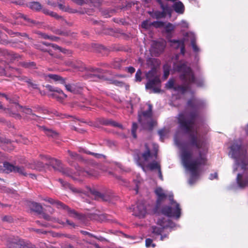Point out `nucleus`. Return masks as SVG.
<instances>
[{
    "instance_id": "obj_9",
    "label": "nucleus",
    "mask_w": 248,
    "mask_h": 248,
    "mask_svg": "<svg viewBox=\"0 0 248 248\" xmlns=\"http://www.w3.org/2000/svg\"><path fill=\"white\" fill-rule=\"evenodd\" d=\"M4 62H0V74L6 76L14 75L18 77V75L22 74V70L19 68L9 67L5 65Z\"/></svg>"
},
{
    "instance_id": "obj_19",
    "label": "nucleus",
    "mask_w": 248,
    "mask_h": 248,
    "mask_svg": "<svg viewBox=\"0 0 248 248\" xmlns=\"http://www.w3.org/2000/svg\"><path fill=\"white\" fill-rule=\"evenodd\" d=\"M134 212L135 215L140 217H144L147 212L145 205L142 203H137L136 207L134 208Z\"/></svg>"
},
{
    "instance_id": "obj_52",
    "label": "nucleus",
    "mask_w": 248,
    "mask_h": 248,
    "mask_svg": "<svg viewBox=\"0 0 248 248\" xmlns=\"http://www.w3.org/2000/svg\"><path fill=\"white\" fill-rule=\"evenodd\" d=\"M26 83L28 84L29 87H31L33 89H39V85L33 82H32L31 79L29 80L26 81Z\"/></svg>"
},
{
    "instance_id": "obj_25",
    "label": "nucleus",
    "mask_w": 248,
    "mask_h": 248,
    "mask_svg": "<svg viewBox=\"0 0 248 248\" xmlns=\"http://www.w3.org/2000/svg\"><path fill=\"white\" fill-rule=\"evenodd\" d=\"M100 123L101 124L105 125H111L114 127H119L121 129L123 128V126L121 124H119L116 122L113 121L111 119H103L101 121Z\"/></svg>"
},
{
    "instance_id": "obj_44",
    "label": "nucleus",
    "mask_w": 248,
    "mask_h": 248,
    "mask_svg": "<svg viewBox=\"0 0 248 248\" xmlns=\"http://www.w3.org/2000/svg\"><path fill=\"white\" fill-rule=\"evenodd\" d=\"M163 78L164 79H167L170 75V66L168 64H165L163 65Z\"/></svg>"
},
{
    "instance_id": "obj_62",
    "label": "nucleus",
    "mask_w": 248,
    "mask_h": 248,
    "mask_svg": "<svg viewBox=\"0 0 248 248\" xmlns=\"http://www.w3.org/2000/svg\"><path fill=\"white\" fill-rule=\"evenodd\" d=\"M15 35H16L17 36H22V37H26L29 40H32V39L31 38H30L29 36V35H28V34H27L25 32L21 33V32H15Z\"/></svg>"
},
{
    "instance_id": "obj_58",
    "label": "nucleus",
    "mask_w": 248,
    "mask_h": 248,
    "mask_svg": "<svg viewBox=\"0 0 248 248\" xmlns=\"http://www.w3.org/2000/svg\"><path fill=\"white\" fill-rule=\"evenodd\" d=\"M53 113H54V115H55L56 116H58V117H62V118H70V117H72V116H71V115H67L66 114H62V113H60L59 112H58L56 110H54V111L53 112Z\"/></svg>"
},
{
    "instance_id": "obj_10",
    "label": "nucleus",
    "mask_w": 248,
    "mask_h": 248,
    "mask_svg": "<svg viewBox=\"0 0 248 248\" xmlns=\"http://www.w3.org/2000/svg\"><path fill=\"white\" fill-rule=\"evenodd\" d=\"M155 193L157 196V199L153 211L155 214H160L161 203L166 199L167 195L164 192L163 189L160 187L155 189Z\"/></svg>"
},
{
    "instance_id": "obj_54",
    "label": "nucleus",
    "mask_w": 248,
    "mask_h": 248,
    "mask_svg": "<svg viewBox=\"0 0 248 248\" xmlns=\"http://www.w3.org/2000/svg\"><path fill=\"white\" fill-rule=\"evenodd\" d=\"M142 72L140 69H138L135 75V80L137 82H140L142 80Z\"/></svg>"
},
{
    "instance_id": "obj_1",
    "label": "nucleus",
    "mask_w": 248,
    "mask_h": 248,
    "mask_svg": "<svg viewBox=\"0 0 248 248\" xmlns=\"http://www.w3.org/2000/svg\"><path fill=\"white\" fill-rule=\"evenodd\" d=\"M186 104L187 107L192 110L188 114L185 113H179L177 117V123L180 131L188 135L186 143L187 146L198 150V157L194 159H192V154L190 151L184 149L182 151L183 164L190 172L189 184L192 185L199 175V167L205 165L206 161L202 151L206 149V140L203 136L198 133L197 129L194 130L196 121L200 117V110L204 107V103L201 100L192 98L188 100Z\"/></svg>"
},
{
    "instance_id": "obj_42",
    "label": "nucleus",
    "mask_w": 248,
    "mask_h": 248,
    "mask_svg": "<svg viewBox=\"0 0 248 248\" xmlns=\"http://www.w3.org/2000/svg\"><path fill=\"white\" fill-rule=\"evenodd\" d=\"M8 37L6 34L2 32V31H0V43L3 45H8L10 43V42L7 39Z\"/></svg>"
},
{
    "instance_id": "obj_64",
    "label": "nucleus",
    "mask_w": 248,
    "mask_h": 248,
    "mask_svg": "<svg viewBox=\"0 0 248 248\" xmlns=\"http://www.w3.org/2000/svg\"><path fill=\"white\" fill-rule=\"evenodd\" d=\"M151 25L154 26L155 28H159L163 26L164 23L161 21H156L151 23Z\"/></svg>"
},
{
    "instance_id": "obj_24",
    "label": "nucleus",
    "mask_w": 248,
    "mask_h": 248,
    "mask_svg": "<svg viewBox=\"0 0 248 248\" xmlns=\"http://www.w3.org/2000/svg\"><path fill=\"white\" fill-rule=\"evenodd\" d=\"M18 65L19 66H21L23 68L26 69H29L31 70L36 69L37 68L36 64L34 62H30V61H22L20 62Z\"/></svg>"
},
{
    "instance_id": "obj_31",
    "label": "nucleus",
    "mask_w": 248,
    "mask_h": 248,
    "mask_svg": "<svg viewBox=\"0 0 248 248\" xmlns=\"http://www.w3.org/2000/svg\"><path fill=\"white\" fill-rule=\"evenodd\" d=\"M15 167V166L8 162H4L2 166L3 170L2 172H5L7 173L14 172Z\"/></svg>"
},
{
    "instance_id": "obj_8",
    "label": "nucleus",
    "mask_w": 248,
    "mask_h": 248,
    "mask_svg": "<svg viewBox=\"0 0 248 248\" xmlns=\"http://www.w3.org/2000/svg\"><path fill=\"white\" fill-rule=\"evenodd\" d=\"M8 248H34L35 246L18 237L9 238L7 242Z\"/></svg>"
},
{
    "instance_id": "obj_13",
    "label": "nucleus",
    "mask_w": 248,
    "mask_h": 248,
    "mask_svg": "<svg viewBox=\"0 0 248 248\" xmlns=\"http://www.w3.org/2000/svg\"><path fill=\"white\" fill-rule=\"evenodd\" d=\"M3 56L10 62L18 61L22 58V55L13 51L0 48V57Z\"/></svg>"
},
{
    "instance_id": "obj_4",
    "label": "nucleus",
    "mask_w": 248,
    "mask_h": 248,
    "mask_svg": "<svg viewBox=\"0 0 248 248\" xmlns=\"http://www.w3.org/2000/svg\"><path fill=\"white\" fill-rule=\"evenodd\" d=\"M148 109L142 111L138 114V121L144 129L152 130L155 124V122L153 119V106L150 104H147Z\"/></svg>"
},
{
    "instance_id": "obj_23",
    "label": "nucleus",
    "mask_w": 248,
    "mask_h": 248,
    "mask_svg": "<svg viewBox=\"0 0 248 248\" xmlns=\"http://www.w3.org/2000/svg\"><path fill=\"white\" fill-rule=\"evenodd\" d=\"M58 181L61 184L62 186L63 187L69 188L74 193H82L81 189L73 187L69 183L64 181L62 179H60V178L59 179Z\"/></svg>"
},
{
    "instance_id": "obj_61",
    "label": "nucleus",
    "mask_w": 248,
    "mask_h": 248,
    "mask_svg": "<svg viewBox=\"0 0 248 248\" xmlns=\"http://www.w3.org/2000/svg\"><path fill=\"white\" fill-rule=\"evenodd\" d=\"M174 30V27L173 25L170 23H169L165 27V30L166 32L170 33Z\"/></svg>"
},
{
    "instance_id": "obj_33",
    "label": "nucleus",
    "mask_w": 248,
    "mask_h": 248,
    "mask_svg": "<svg viewBox=\"0 0 248 248\" xmlns=\"http://www.w3.org/2000/svg\"><path fill=\"white\" fill-rule=\"evenodd\" d=\"M42 128L48 137L56 138L58 136V133L55 131L48 129L45 126H42Z\"/></svg>"
},
{
    "instance_id": "obj_38",
    "label": "nucleus",
    "mask_w": 248,
    "mask_h": 248,
    "mask_svg": "<svg viewBox=\"0 0 248 248\" xmlns=\"http://www.w3.org/2000/svg\"><path fill=\"white\" fill-rule=\"evenodd\" d=\"M147 79L154 78L156 77H160L157 73V70L155 68H153L146 75Z\"/></svg>"
},
{
    "instance_id": "obj_22",
    "label": "nucleus",
    "mask_w": 248,
    "mask_h": 248,
    "mask_svg": "<svg viewBox=\"0 0 248 248\" xmlns=\"http://www.w3.org/2000/svg\"><path fill=\"white\" fill-rule=\"evenodd\" d=\"M44 158L48 161V165L51 166L55 170H58V168L62 166L61 162L58 159L49 156H44Z\"/></svg>"
},
{
    "instance_id": "obj_20",
    "label": "nucleus",
    "mask_w": 248,
    "mask_h": 248,
    "mask_svg": "<svg viewBox=\"0 0 248 248\" xmlns=\"http://www.w3.org/2000/svg\"><path fill=\"white\" fill-rule=\"evenodd\" d=\"M157 224L160 225L161 227L153 226L151 227L152 232L156 235H160L163 232L164 229L166 228V226L163 224L162 220L159 219L157 221Z\"/></svg>"
},
{
    "instance_id": "obj_37",
    "label": "nucleus",
    "mask_w": 248,
    "mask_h": 248,
    "mask_svg": "<svg viewBox=\"0 0 248 248\" xmlns=\"http://www.w3.org/2000/svg\"><path fill=\"white\" fill-rule=\"evenodd\" d=\"M28 5L31 9L36 11H40L42 8L41 4L37 1L30 2L29 3Z\"/></svg>"
},
{
    "instance_id": "obj_46",
    "label": "nucleus",
    "mask_w": 248,
    "mask_h": 248,
    "mask_svg": "<svg viewBox=\"0 0 248 248\" xmlns=\"http://www.w3.org/2000/svg\"><path fill=\"white\" fill-rule=\"evenodd\" d=\"M65 210L67 211L68 213L70 215L71 217L78 218H80V215L76 212L75 210L70 209L68 206V208H66Z\"/></svg>"
},
{
    "instance_id": "obj_3",
    "label": "nucleus",
    "mask_w": 248,
    "mask_h": 248,
    "mask_svg": "<svg viewBox=\"0 0 248 248\" xmlns=\"http://www.w3.org/2000/svg\"><path fill=\"white\" fill-rule=\"evenodd\" d=\"M248 145L243 143L241 139L234 140L230 147L232 157L236 159L238 165L244 170H248Z\"/></svg>"
},
{
    "instance_id": "obj_15",
    "label": "nucleus",
    "mask_w": 248,
    "mask_h": 248,
    "mask_svg": "<svg viewBox=\"0 0 248 248\" xmlns=\"http://www.w3.org/2000/svg\"><path fill=\"white\" fill-rule=\"evenodd\" d=\"M166 43L163 41H154L152 45V51L155 56H158L164 51Z\"/></svg>"
},
{
    "instance_id": "obj_49",
    "label": "nucleus",
    "mask_w": 248,
    "mask_h": 248,
    "mask_svg": "<svg viewBox=\"0 0 248 248\" xmlns=\"http://www.w3.org/2000/svg\"><path fill=\"white\" fill-rule=\"evenodd\" d=\"M50 30L55 34L61 35H67V33L65 31H62L60 29L51 28Z\"/></svg>"
},
{
    "instance_id": "obj_39",
    "label": "nucleus",
    "mask_w": 248,
    "mask_h": 248,
    "mask_svg": "<svg viewBox=\"0 0 248 248\" xmlns=\"http://www.w3.org/2000/svg\"><path fill=\"white\" fill-rule=\"evenodd\" d=\"M150 16L154 18L160 19L165 17L164 12L162 11H155V12H150Z\"/></svg>"
},
{
    "instance_id": "obj_50",
    "label": "nucleus",
    "mask_w": 248,
    "mask_h": 248,
    "mask_svg": "<svg viewBox=\"0 0 248 248\" xmlns=\"http://www.w3.org/2000/svg\"><path fill=\"white\" fill-rule=\"evenodd\" d=\"M33 33L38 35L39 38H43L44 39H46V38H47V35H48V34H46V33L41 32V31H37V30L33 31Z\"/></svg>"
},
{
    "instance_id": "obj_29",
    "label": "nucleus",
    "mask_w": 248,
    "mask_h": 248,
    "mask_svg": "<svg viewBox=\"0 0 248 248\" xmlns=\"http://www.w3.org/2000/svg\"><path fill=\"white\" fill-rule=\"evenodd\" d=\"M46 77L55 81H58L62 84H64L65 83V79L58 75L49 74L47 75Z\"/></svg>"
},
{
    "instance_id": "obj_14",
    "label": "nucleus",
    "mask_w": 248,
    "mask_h": 248,
    "mask_svg": "<svg viewBox=\"0 0 248 248\" xmlns=\"http://www.w3.org/2000/svg\"><path fill=\"white\" fill-rule=\"evenodd\" d=\"M76 169L78 173V175L83 176H94L98 175V172L94 169L88 167L82 168L78 165L75 166Z\"/></svg>"
},
{
    "instance_id": "obj_26",
    "label": "nucleus",
    "mask_w": 248,
    "mask_h": 248,
    "mask_svg": "<svg viewBox=\"0 0 248 248\" xmlns=\"http://www.w3.org/2000/svg\"><path fill=\"white\" fill-rule=\"evenodd\" d=\"M123 62V61L121 59L116 58L111 62L110 66H108V64L105 63L103 64V65L106 67H110L114 69H120L121 67Z\"/></svg>"
},
{
    "instance_id": "obj_32",
    "label": "nucleus",
    "mask_w": 248,
    "mask_h": 248,
    "mask_svg": "<svg viewBox=\"0 0 248 248\" xmlns=\"http://www.w3.org/2000/svg\"><path fill=\"white\" fill-rule=\"evenodd\" d=\"M156 2L160 5L161 8L162 9V12H164L165 16L167 14L170 15L172 10L168 5H164L162 0H155Z\"/></svg>"
},
{
    "instance_id": "obj_6",
    "label": "nucleus",
    "mask_w": 248,
    "mask_h": 248,
    "mask_svg": "<svg viewBox=\"0 0 248 248\" xmlns=\"http://www.w3.org/2000/svg\"><path fill=\"white\" fill-rule=\"evenodd\" d=\"M86 72L84 75V78L87 79H91L94 81H97L98 79L107 80V78L103 75L106 73V70L101 68L89 67L85 68Z\"/></svg>"
},
{
    "instance_id": "obj_55",
    "label": "nucleus",
    "mask_w": 248,
    "mask_h": 248,
    "mask_svg": "<svg viewBox=\"0 0 248 248\" xmlns=\"http://www.w3.org/2000/svg\"><path fill=\"white\" fill-rule=\"evenodd\" d=\"M83 151H84V153H85L87 155H92L94 156L95 157L97 158H99L101 156H103V155L101 154L94 153L90 152L89 151H88L87 150H83Z\"/></svg>"
},
{
    "instance_id": "obj_17",
    "label": "nucleus",
    "mask_w": 248,
    "mask_h": 248,
    "mask_svg": "<svg viewBox=\"0 0 248 248\" xmlns=\"http://www.w3.org/2000/svg\"><path fill=\"white\" fill-rule=\"evenodd\" d=\"M14 17L16 18H23L25 21H26V24L28 26L31 27H37L41 25V24L35 20L29 18L28 16L23 15L21 13H17L15 16Z\"/></svg>"
},
{
    "instance_id": "obj_47",
    "label": "nucleus",
    "mask_w": 248,
    "mask_h": 248,
    "mask_svg": "<svg viewBox=\"0 0 248 248\" xmlns=\"http://www.w3.org/2000/svg\"><path fill=\"white\" fill-rule=\"evenodd\" d=\"M49 95V96L52 97V98H56L58 101L60 102H62L63 100H64L67 97V95L66 94H63V96H58V95L54 93H51Z\"/></svg>"
},
{
    "instance_id": "obj_40",
    "label": "nucleus",
    "mask_w": 248,
    "mask_h": 248,
    "mask_svg": "<svg viewBox=\"0 0 248 248\" xmlns=\"http://www.w3.org/2000/svg\"><path fill=\"white\" fill-rule=\"evenodd\" d=\"M67 153L69 156L71 157V159L73 160L79 161H82L83 159L81 156L76 152L68 150Z\"/></svg>"
},
{
    "instance_id": "obj_36",
    "label": "nucleus",
    "mask_w": 248,
    "mask_h": 248,
    "mask_svg": "<svg viewBox=\"0 0 248 248\" xmlns=\"http://www.w3.org/2000/svg\"><path fill=\"white\" fill-rule=\"evenodd\" d=\"M58 170L62 172L63 175L68 177H72V175L73 173L72 170L70 168H64L62 166L58 168Z\"/></svg>"
},
{
    "instance_id": "obj_5",
    "label": "nucleus",
    "mask_w": 248,
    "mask_h": 248,
    "mask_svg": "<svg viewBox=\"0 0 248 248\" xmlns=\"http://www.w3.org/2000/svg\"><path fill=\"white\" fill-rule=\"evenodd\" d=\"M169 199L171 206H162L160 210V214L168 217H173L178 219L181 215L180 204L174 200L173 195H170Z\"/></svg>"
},
{
    "instance_id": "obj_53",
    "label": "nucleus",
    "mask_w": 248,
    "mask_h": 248,
    "mask_svg": "<svg viewBox=\"0 0 248 248\" xmlns=\"http://www.w3.org/2000/svg\"><path fill=\"white\" fill-rule=\"evenodd\" d=\"M1 220L3 222L8 223H12L14 221V218L11 216L7 215L1 217Z\"/></svg>"
},
{
    "instance_id": "obj_11",
    "label": "nucleus",
    "mask_w": 248,
    "mask_h": 248,
    "mask_svg": "<svg viewBox=\"0 0 248 248\" xmlns=\"http://www.w3.org/2000/svg\"><path fill=\"white\" fill-rule=\"evenodd\" d=\"M144 147L145 151L140 154V156L138 157V165L141 167L144 170V162H147L150 157H152V155L151 152L150 148L147 143L144 144Z\"/></svg>"
},
{
    "instance_id": "obj_57",
    "label": "nucleus",
    "mask_w": 248,
    "mask_h": 248,
    "mask_svg": "<svg viewBox=\"0 0 248 248\" xmlns=\"http://www.w3.org/2000/svg\"><path fill=\"white\" fill-rule=\"evenodd\" d=\"M191 44L193 48V50L195 52L199 51L200 49L198 46L196 44V40L194 38L192 39L191 40Z\"/></svg>"
},
{
    "instance_id": "obj_12",
    "label": "nucleus",
    "mask_w": 248,
    "mask_h": 248,
    "mask_svg": "<svg viewBox=\"0 0 248 248\" xmlns=\"http://www.w3.org/2000/svg\"><path fill=\"white\" fill-rule=\"evenodd\" d=\"M161 80L160 77L148 79L145 87L147 89H152L155 93H158L160 92Z\"/></svg>"
},
{
    "instance_id": "obj_48",
    "label": "nucleus",
    "mask_w": 248,
    "mask_h": 248,
    "mask_svg": "<svg viewBox=\"0 0 248 248\" xmlns=\"http://www.w3.org/2000/svg\"><path fill=\"white\" fill-rule=\"evenodd\" d=\"M138 129V124L136 123H133L132 124V128H131V134L133 137L134 139H137V135H136V131Z\"/></svg>"
},
{
    "instance_id": "obj_60",
    "label": "nucleus",
    "mask_w": 248,
    "mask_h": 248,
    "mask_svg": "<svg viewBox=\"0 0 248 248\" xmlns=\"http://www.w3.org/2000/svg\"><path fill=\"white\" fill-rule=\"evenodd\" d=\"M108 215L105 214H102L98 216V218L101 221H105L108 220Z\"/></svg>"
},
{
    "instance_id": "obj_51",
    "label": "nucleus",
    "mask_w": 248,
    "mask_h": 248,
    "mask_svg": "<svg viewBox=\"0 0 248 248\" xmlns=\"http://www.w3.org/2000/svg\"><path fill=\"white\" fill-rule=\"evenodd\" d=\"M175 86V85H174V81L173 79H170L166 84V86L167 89H173V90H174Z\"/></svg>"
},
{
    "instance_id": "obj_21",
    "label": "nucleus",
    "mask_w": 248,
    "mask_h": 248,
    "mask_svg": "<svg viewBox=\"0 0 248 248\" xmlns=\"http://www.w3.org/2000/svg\"><path fill=\"white\" fill-rule=\"evenodd\" d=\"M184 85H176L174 91L178 92L182 94H185L186 92L191 90V86L187 82H184Z\"/></svg>"
},
{
    "instance_id": "obj_43",
    "label": "nucleus",
    "mask_w": 248,
    "mask_h": 248,
    "mask_svg": "<svg viewBox=\"0 0 248 248\" xmlns=\"http://www.w3.org/2000/svg\"><path fill=\"white\" fill-rule=\"evenodd\" d=\"M146 167L151 170H153L156 169L158 170L161 168L160 165L156 161H154L148 164Z\"/></svg>"
},
{
    "instance_id": "obj_30",
    "label": "nucleus",
    "mask_w": 248,
    "mask_h": 248,
    "mask_svg": "<svg viewBox=\"0 0 248 248\" xmlns=\"http://www.w3.org/2000/svg\"><path fill=\"white\" fill-rule=\"evenodd\" d=\"M31 209L38 213V214H41L42 213V206L39 203L35 202H32L30 204Z\"/></svg>"
},
{
    "instance_id": "obj_45",
    "label": "nucleus",
    "mask_w": 248,
    "mask_h": 248,
    "mask_svg": "<svg viewBox=\"0 0 248 248\" xmlns=\"http://www.w3.org/2000/svg\"><path fill=\"white\" fill-rule=\"evenodd\" d=\"M64 86L65 87L66 89L72 93H77L78 90L76 88V86L74 84H66L65 83Z\"/></svg>"
},
{
    "instance_id": "obj_28",
    "label": "nucleus",
    "mask_w": 248,
    "mask_h": 248,
    "mask_svg": "<svg viewBox=\"0 0 248 248\" xmlns=\"http://www.w3.org/2000/svg\"><path fill=\"white\" fill-rule=\"evenodd\" d=\"M101 14L106 18L112 16L115 13L116 10L114 8L104 9L101 10Z\"/></svg>"
},
{
    "instance_id": "obj_7",
    "label": "nucleus",
    "mask_w": 248,
    "mask_h": 248,
    "mask_svg": "<svg viewBox=\"0 0 248 248\" xmlns=\"http://www.w3.org/2000/svg\"><path fill=\"white\" fill-rule=\"evenodd\" d=\"M91 193L94 196L95 200L109 203H114L118 199V197L115 196L111 191H108L105 193H101L95 189H93L91 190Z\"/></svg>"
},
{
    "instance_id": "obj_63",
    "label": "nucleus",
    "mask_w": 248,
    "mask_h": 248,
    "mask_svg": "<svg viewBox=\"0 0 248 248\" xmlns=\"http://www.w3.org/2000/svg\"><path fill=\"white\" fill-rule=\"evenodd\" d=\"M30 230V231L35 232L37 233H41V234H46L47 233V232L44 231L43 230H41V229H35L33 228H31Z\"/></svg>"
},
{
    "instance_id": "obj_59",
    "label": "nucleus",
    "mask_w": 248,
    "mask_h": 248,
    "mask_svg": "<svg viewBox=\"0 0 248 248\" xmlns=\"http://www.w3.org/2000/svg\"><path fill=\"white\" fill-rule=\"evenodd\" d=\"M55 204L58 208H62L65 210L66 208H68V206L66 205L63 203L59 201H57V202H56Z\"/></svg>"
},
{
    "instance_id": "obj_27",
    "label": "nucleus",
    "mask_w": 248,
    "mask_h": 248,
    "mask_svg": "<svg viewBox=\"0 0 248 248\" xmlns=\"http://www.w3.org/2000/svg\"><path fill=\"white\" fill-rule=\"evenodd\" d=\"M172 8L173 10L178 14H182L184 13L185 6L183 3L180 1L174 3L172 5Z\"/></svg>"
},
{
    "instance_id": "obj_56",
    "label": "nucleus",
    "mask_w": 248,
    "mask_h": 248,
    "mask_svg": "<svg viewBox=\"0 0 248 248\" xmlns=\"http://www.w3.org/2000/svg\"><path fill=\"white\" fill-rule=\"evenodd\" d=\"M74 2L79 5H82L88 2H93V0H72Z\"/></svg>"
},
{
    "instance_id": "obj_18",
    "label": "nucleus",
    "mask_w": 248,
    "mask_h": 248,
    "mask_svg": "<svg viewBox=\"0 0 248 248\" xmlns=\"http://www.w3.org/2000/svg\"><path fill=\"white\" fill-rule=\"evenodd\" d=\"M236 182L240 188H243L248 186V175H243L238 173L236 177Z\"/></svg>"
},
{
    "instance_id": "obj_35",
    "label": "nucleus",
    "mask_w": 248,
    "mask_h": 248,
    "mask_svg": "<svg viewBox=\"0 0 248 248\" xmlns=\"http://www.w3.org/2000/svg\"><path fill=\"white\" fill-rule=\"evenodd\" d=\"M94 48L97 52L102 53L103 55H107L108 53V49L102 45L95 44Z\"/></svg>"
},
{
    "instance_id": "obj_16",
    "label": "nucleus",
    "mask_w": 248,
    "mask_h": 248,
    "mask_svg": "<svg viewBox=\"0 0 248 248\" xmlns=\"http://www.w3.org/2000/svg\"><path fill=\"white\" fill-rule=\"evenodd\" d=\"M58 7L59 9L64 12H68L69 13H78L80 14H84L85 13H86L88 15L91 14L90 11L89 10H87L86 9H81L80 10H77L76 9H72L70 8L69 6H65L63 5L62 4H58Z\"/></svg>"
},
{
    "instance_id": "obj_34",
    "label": "nucleus",
    "mask_w": 248,
    "mask_h": 248,
    "mask_svg": "<svg viewBox=\"0 0 248 248\" xmlns=\"http://www.w3.org/2000/svg\"><path fill=\"white\" fill-rule=\"evenodd\" d=\"M169 42L171 43V46L175 49L179 48L184 44L183 40H180L170 39Z\"/></svg>"
},
{
    "instance_id": "obj_2",
    "label": "nucleus",
    "mask_w": 248,
    "mask_h": 248,
    "mask_svg": "<svg viewBox=\"0 0 248 248\" xmlns=\"http://www.w3.org/2000/svg\"><path fill=\"white\" fill-rule=\"evenodd\" d=\"M173 70L181 73L179 78L183 82H187L190 86L195 83L198 87H202L204 85V80L202 78H196L190 67L188 66L186 62H179L173 64Z\"/></svg>"
},
{
    "instance_id": "obj_41",
    "label": "nucleus",
    "mask_w": 248,
    "mask_h": 248,
    "mask_svg": "<svg viewBox=\"0 0 248 248\" xmlns=\"http://www.w3.org/2000/svg\"><path fill=\"white\" fill-rule=\"evenodd\" d=\"M13 172L18 173L19 175L22 176H27V175L24 167L22 166H15Z\"/></svg>"
}]
</instances>
